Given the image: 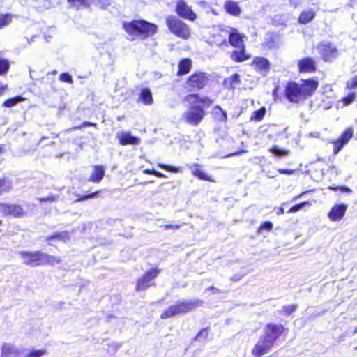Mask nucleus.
<instances>
[{"mask_svg":"<svg viewBox=\"0 0 357 357\" xmlns=\"http://www.w3.org/2000/svg\"><path fill=\"white\" fill-rule=\"evenodd\" d=\"M289 330L282 324L269 322L264 328V334L255 343L251 350L253 357H262L273 347L275 342L280 337H285Z\"/></svg>","mask_w":357,"mask_h":357,"instance_id":"f257e3e1","label":"nucleus"},{"mask_svg":"<svg viewBox=\"0 0 357 357\" xmlns=\"http://www.w3.org/2000/svg\"><path fill=\"white\" fill-rule=\"evenodd\" d=\"M184 100L192 102L186 111L183 114V119L185 123L192 126H197L204 120L206 115V109L213 103V100L208 96H200L193 93L186 95Z\"/></svg>","mask_w":357,"mask_h":357,"instance_id":"f03ea898","label":"nucleus"},{"mask_svg":"<svg viewBox=\"0 0 357 357\" xmlns=\"http://www.w3.org/2000/svg\"><path fill=\"white\" fill-rule=\"evenodd\" d=\"M122 26L126 33L131 38V40H146L158 32V26L145 20L123 22Z\"/></svg>","mask_w":357,"mask_h":357,"instance_id":"7ed1b4c3","label":"nucleus"},{"mask_svg":"<svg viewBox=\"0 0 357 357\" xmlns=\"http://www.w3.org/2000/svg\"><path fill=\"white\" fill-rule=\"evenodd\" d=\"M312 92V79L302 80L301 84L289 82L284 93L287 100L292 103H298L307 99Z\"/></svg>","mask_w":357,"mask_h":357,"instance_id":"20e7f679","label":"nucleus"},{"mask_svg":"<svg viewBox=\"0 0 357 357\" xmlns=\"http://www.w3.org/2000/svg\"><path fill=\"white\" fill-rule=\"evenodd\" d=\"M203 304L204 301L200 299L180 301L166 308L161 313L160 318L167 319L181 314H185Z\"/></svg>","mask_w":357,"mask_h":357,"instance_id":"39448f33","label":"nucleus"},{"mask_svg":"<svg viewBox=\"0 0 357 357\" xmlns=\"http://www.w3.org/2000/svg\"><path fill=\"white\" fill-rule=\"evenodd\" d=\"M166 25L172 34L184 40L191 38V29L188 24L178 17L169 15L165 19Z\"/></svg>","mask_w":357,"mask_h":357,"instance_id":"423d86ee","label":"nucleus"},{"mask_svg":"<svg viewBox=\"0 0 357 357\" xmlns=\"http://www.w3.org/2000/svg\"><path fill=\"white\" fill-rule=\"evenodd\" d=\"M161 269L155 266L146 271L136 280L135 290L137 292L145 291L151 287H155V278L160 273Z\"/></svg>","mask_w":357,"mask_h":357,"instance_id":"0eeeda50","label":"nucleus"},{"mask_svg":"<svg viewBox=\"0 0 357 357\" xmlns=\"http://www.w3.org/2000/svg\"><path fill=\"white\" fill-rule=\"evenodd\" d=\"M210 82V75L201 70H195L185 80V85L190 91H201L205 89Z\"/></svg>","mask_w":357,"mask_h":357,"instance_id":"6e6552de","label":"nucleus"},{"mask_svg":"<svg viewBox=\"0 0 357 357\" xmlns=\"http://www.w3.org/2000/svg\"><path fill=\"white\" fill-rule=\"evenodd\" d=\"M228 32V40L224 38L220 42L217 43L219 48L227 47L230 45L233 47H238L245 45L244 43L245 36L238 32L234 27L229 28Z\"/></svg>","mask_w":357,"mask_h":357,"instance_id":"1a4fd4ad","label":"nucleus"},{"mask_svg":"<svg viewBox=\"0 0 357 357\" xmlns=\"http://www.w3.org/2000/svg\"><path fill=\"white\" fill-rule=\"evenodd\" d=\"M0 213L3 217L14 218H22L27 215L22 205L9 202H0Z\"/></svg>","mask_w":357,"mask_h":357,"instance_id":"9d476101","label":"nucleus"},{"mask_svg":"<svg viewBox=\"0 0 357 357\" xmlns=\"http://www.w3.org/2000/svg\"><path fill=\"white\" fill-rule=\"evenodd\" d=\"M354 136V129L352 127L346 128L339 137L333 140L331 144H333V153L334 155L338 154L341 150L347 145L351 139Z\"/></svg>","mask_w":357,"mask_h":357,"instance_id":"9b49d317","label":"nucleus"},{"mask_svg":"<svg viewBox=\"0 0 357 357\" xmlns=\"http://www.w3.org/2000/svg\"><path fill=\"white\" fill-rule=\"evenodd\" d=\"M354 136V129L352 127L346 128L339 137L333 140L331 144H333V153L334 155L338 154L341 150L347 145L351 139Z\"/></svg>","mask_w":357,"mask_h":357,"instance_id":"f8f14e48","label":"nucleus"},{"mask_svg":"<svg viewBox=\"0 0 357 357\" xmlns=\"http://www.w3.org/2000/svg\"><path fill=\"white\" fill-rule=\"evenodd\" d=\"M20 255L23 259V263L26 266H43V252L39 250L22 251L20 253Z\"/></svg>","mask_w":357,"mask_h":357,"instance_id":"ddd939ff","label":"nucleus"},{"mask_svg":"<svg viewBox=\"0 0 357 357\" xmlns=\"http://www.w3.org/2000/svg\"><path fill=\"white\" fill-rule=\"evenodd\" d=\"M317 49L321 59L325 61H331L338 54L337 47L331 43H321L317 45Z\"/></svg>","mask_w":357,"mask_h":357,"instance_id":"4468645a","label":"nucleus"},{"mask_svg":"<svg viewBox=\"0 0 357 357\" xmlns=\"http://www.w3.org/2000/svg\"><path fill=\"white\" fill-rule=\"evenodd\" d=\"M175 12L178 17L191 22L197 19V15L184 0H178L176 3Z\"/></svg>","mask_w":357,"mask_h":357,"instance_id":"2eb2a0df","label":"nucleus"},{"mask_svg":"<svg viewBox=\"0 0 357 357\" xmlns=\"http://www.w3.org/2000/svg\"><path fill=\"white\" fill-rule=\"evenodd\" d=\"M347 209V206L345 204H335L328 212V218L333 222L340 221L345 215Z\"/></svg>","mask_w":357,"mask_h":357,"instance_id":"dca6fc26","label":"nucleus"},{"mask_svg":"<svg viewBox=\"0 0 357 357\" xmlns=\"http://www.w3.org/2000/svg\"><path fill=\"white\" fill-rule=\"evenodd\" d=\"M236 48V50H232L229 54L232 61L235 63H243L251 58V55L247 52L245 45Z\"/></svg>","mask_w":357,"mask_h":357,"instance_id":"f3484780","label":"nucleus"},{"mask_svg":"<svg viewBox=\"0 0 357 357\" xmlns=\"http://www.w3.org/2000/svg\"><path fill=\"white\" fill-rule=\"evenodd\" d=\"M251 65L257 72L263 74L268 73L271 68V63L269 61L263 56L254 57Z\"/></svg>","mask_w":357,"mask_h":357,"instance_id":"a211bd4d","label":"nucleus"},{"mask_svg":"<svg viewBox=\"0 0 357 357\" xmlns=\"http://www.w3.org/2000/svg\"><path fill=\"white\" fill-rule=\"evenodd\" d=\"M116 138L121 146L138 145L140 143L139 137L132 136L128 132H121L117 133Z\"/></svg>","mask_w":357,"mask_h":357,"instance_id":"6ab92c4d","label":"nucleus"},{"mask_svg":"<svg viewBox=\"0 0 357 357\" xmlns=\"http://www.w3.org/2000/svg\"><path fill=\"white\" fill-rule=\"evenodd\" d=\"M192 67V61L190 58L181 59L178 62L177 77H182L188 75Z\"/></svg>","mask_w":357,"mask_h":357,"instance_id":"aec40b11","label":"nucleus"},{"mask_svg":"<svg viewBox=\"0 0 357 357\" xmlns=\"http://www.w3.org/2000/svg\"><path fill=\"white\" fill-rule=\"evenodd\" d=\"M105 167L101 165H96L93 167V172L88 181L93 183H99L105 176Z\"/></svg>","mask_w":357,"mask_h":357,"instance_id":"412c9836","label":"nucleus"},{"mask_svg":"<svg viewBox=\"0 0 357 357\" xmlns=\"http://www.w3.org/2000/svg\"><path fill=\"white\" fill-rule=\"evenodd\" d=\"M191 169V174L193 176L197 177L199 180L215 182V181L205 172L201 169V165L198 163H193L190 167Z\"/></svg>","mask_w":357,"mask_h":357,"instance_id":"4be33fe9","label":"nucleus"},{"mask_svg":"<svg viewBox=\"0 0 357 357\" xmlns=\"http://www.w3.org/2000/svg\"><path fill=\"white\" fill-rule=\"evenodd\" d=\"M224 8L228 14L233 16H239L241 13L238 3L231 0H227L225 2Z\"/></svg>","mask_w":357,"mask_h":357,"instance_id":"5701e85b","label":"nucleus"},{"mask_svg":"<svg viewBox=\"0 0 357 357\" xmlns=\"http://www.w3.org/2000/svg\"><path fill=\"white\" fill-rule=\"evenodd\" d=\"M138 102H142L145 105H150L153 102L152 93L149 88H143L141 89Z\"/></svg>","mask_w":357,"mask_h":357,"instance_id":"b1692460","label":"nucleus"},{"mask_svg":"<svg viewBox=\"0 0 357 357\" xmlns=\"http://www.w3.org/2000/svg\"><path fill=\"white\" fill-rule=\"evenodd\" d=\"M240 83L241 78L238 73H234L223 80L224 86L232 90L235 89L236 86L238 85Z\"/></svg>","mask_w":357,"mask_h":357,"instance_id":"393cba45","label":"nucleus"},{"mask_svg":"<svg viewBox=\"0 0 357 357\" xmlns=\"http://www.w3.org/2000/svg\"><path fill=\"white\" fill-rule=\"evenodd\" d=\"M298 71L301 73H308L312 70V59L303 58L298 61Z\"/></svg>","mask_w":357,"mask_h":357,"instance_id":"a878e982","label":"nucleus"},{"mask_svg":"<svg viewBox=\"0 0 357 357\" xmlns=\"http://www.w3.org/2000/svg\"><path fill=\"white\" fill-rule=\"evenodd\" d=\"M70 235L68 231H57L46 237V241L50 242L54 240H58L66 242L70 240Z\"/></svg>","mask_w":357,"mask_h":357,"instance_id":"bb28decb","label":"nucleus"},{"mask_svg":"<svg viewBox=\"0 0 357 357\" xmlns=\"http://www.w3.org/2000/svg\"><path fill=\"white\" fill-rule=\"evenodd\" d=\"M212 115L214 119L218 122H226L227 120L226 112L219 105H215L213 108Z\"/></svg>","mask_w":357,"mask_h":357,"instance_id":"cd10ccee","label":"nucleus"},{"mask_svg":"<svg viewBox=\"0 0 357 357\" xmlns=\"http://www.w3.org/2000/svg\"><path fill=\"white\" fill-rule=\"evenodd\" d=\"M62 262L61 257L59 256H53L43 252V266L49 265L51 266L60 264Z\"/></svg>","mask_w":357,"mask_h":357,"instance_id":"c85d7f7f","label":"nucleus"},{"mask_svg":"<svg viewBox=\"0 0 357 357\" xmlns=\"http://www.w3.org/2000/svg\"><path fill=\"white\" fill-rule=\"evenodd\" d=\"M266 114V109L265 107H261L259 109L254 111L250 117L251 121L259 122L261 121Z\"/></svg>","mask_w":357,"mask_h":357,"instance_id":"c756f323","label":"nucleus"},{"mask_svg":"<svg viewBox=\"0 0 357 357\" xmlns=\"http://www.w3.org/2000/svg\"><path fill=\"white\" fill-rule=\"evenodd\" d=\"M13 189V183L7 177L0 178V195L10 192Z\"/></svg>","mask_w":357,"mask_h":357,"instance_id":"7c9ffc66","label":"nucleus"},{"mask_svg":"<svg viewBox=\"0 0 357 357\" xmlns=\"http://www.w3.org/2000/svg\"><path fill=\"white\" fill-rule=\"evenodd\" d=\"M269 152L277 157H285L287 156L289 153V151L285 149H282L279 147L278 145H273L268 149Z\"/></svg>","mask_w":357,"mask_h":357,"instance_id":"2f4dec72","label":"nucleus"},{"mask_svg":"<svg viewBox=\"0 0 357 357\" xmlns=\"http://www.w3.org/2000/svg\"><path fill=\"white\" fill-rule=\"evenodd\" d=\"M25 100V98L22 96H16L15 97L6 99L2 104L3 107H12L16 105L17 103L23 102Z\"/></svg>","mask_w":357,"mask_h":357,"instance_id":"473e14b6","label":"nucleus"},{"mask_svg":"<svg viewBox=\"0 0 357 357\" xmlns=\"http://www.w3.org/2000/svg\"><path fill=\"white\" fill-rule=\"evenodd\" d=\"M298 308V305L296 304L289 305H284L281 307L280 311V314L284 316H289L292 313H294L296 309Z\"/></svg>","mask_w":357,"mask_h":357,"instance_id":"72a5a7b5","label":"nucleus"},{"mask_svg":"<svg viewBox=\"0 0 357 357\" xmlns=\"http://www.w3.org/2000/svg\"><path fill=\"white\" fill-rule=\"evenodd\" d=\"M100 190H96L95 192L86 195H77L75 202H80L89 199H93L94 197H98L100 194Z\"/></svg>","mask_w":357,"mask_h":357,"instance_id":"f704fd0d","label":"nucleus"},{"mask_svg":"<svg viewBox=\"0 0 357 357\" xmlns=\"http://www.w3.org/2000/svg\"><path fill=\"white\" fill-rule=\"evenodd\" d=\"M13 20V15L10 13L0 15V29L9 25Z\"/></svg>","mask_w":357,"mask_h":357,"instance_id":"c9c22d12","label":"nucleus"},{"mask_svg":"<svg viewBox=\"0 0 357 357\" xmlns=\"http://www.w3.org/2000/svg\"><path fill=\"white\" fill-rule=\"evenodd\" d=\"M312 20V13L310 11H303L298 17V22L301 24H307Z\"/></svg>","mask_w":357,"mask_h":357,"instance_id":"e433bc0d","label":"nucleus"},{"mask_svg":"<svg viewBox=\"0 0 357 357\" xmlns=\"http://www.w3.org/2000/svg\"><path fill=\"white\" fill-rule=\"evenodd\" d=\"M273 223L270 221H266L261 223L258 228L257 229V232L258 234H261L264 231L267 232L271 231L273 229Z\"/></svg>","mask_w":357,"mask_h":357,"instance_id":"4c0bfd02","label":"nucleus"},{"mask_svg":"<svg viewBox=\"0 0 357 357\" xmlns=\"http://www.w3.org/2000/svg\"><path fill=\"white\" fill-rule=\"evenodd\" d=\"M10 68V63L6 59H0V75L6 74Z\"/></svg>","mask_w":357,"mask_h":357,"instance_id":"58836bf2","label":"nucleus"},{"mask_svg":"<svg viewBox=\"0 0 357 357\" xmlns=\"http://www.w3.org/2000/svg\"><path fill=\"white\" fill-rule=\"evenodd\" d=\"M68 2L73 7L77 9L81 7H89V3L87 0H68Z\"/></svg>","mask_w":357,"mask_h":357,"instance_id":"ea45409f","label":"nucleus"},{"mask_svg":"<svg viewBox=\"0 0 357 357\" xmlns=\"http://www.w3.org/2000/svg\"><path fill=\"white\" fill-rule=\"evenodd\" d=\"M158 166L159 167H160L161 169L166 170L167 172H172V173H175V174L180 172V169L177 167L171 166V165L164 164V163H158Z\"/></svg>","mask_w":357,"mask_h":357,"instance_id":"a19ab883","label":"nucleus"},{"mask_svg":"<svg viewBox=\"0 0 357 357\" xmlns=\"http://www.w3.org/2000/svg\"><path fill=\"white\" fill-rule=\"evenodd\" d=\"M1 350V356H9L14 353L13 347L9 344H3Z\"/></svg>","mask_w":357,"mask_h":357,"instance_id":"79ce46f5","label":"nucleus"},{"mask_svg":"<svg viewBox=\"0 0 357 357\" xmlns=\"http://www.w3.org/2000/svg\"><path fill=\"white\" fill-rule=\"evenodd\" d=\"M354 93H349L346 96L343 97L341 100L343 106H348L351 105L354 102Z\"/></svg>","mask_w":357,"mask_h":357,"instance_id":"37998d69","label":"nucleus"},{"mask_svg":"<svg viewBox=\"0 0 357 357\" xmlns=\"http://www.w3.org/2000/svg\"><path fill=\"white\" fill-rule=\"evenodd\" d=\"M89 126H93V127H97L96 123L89 122V121H84L82 124L79 126H74L73 128H70L67 130V131L70 130H79L84 127H89Z\"/></svg>","mask_w":357,"mask_h":357,"instance_id":"c03bdc74","label":"nucleus"},{"mask_svg":"<svg viewBox=\"0 0 357 357\" xmlns=\"http://www.w3.org/2000/svg\"><path fill=\"white\" fill-rule=\"evenodd\" d=\"M47 353L45 349L31 350L25 357H41Z\"/></svg>","mask_w":357,"mask_h":357,"instance_id":"a18cd8bd","label":"nucleus"},{"mask_svg":"<svg viewBox=\"0 0 357 357\" xmlns=\"http://www.w3.org/2000/svg\"><path fill=\"white\" fill-rule=\"evenodd\" d=\"M59 79L61 82L68 84H73V79L72 76L68 73H62L59 75Z\"/></svg>","mask_w":357,"mask_h":357,"instance_id":"49530a36","label":"nucleus"},{"mask_svg":"<svg viewBox=\"0 0 357 357\" xmlns=\"http://www.w3.org/2000/svg\"><path fill=\"white\" fill-rule=\"evenodd\" d=\"M145 174L154 175L158 178H165L166 175L153 169H145L142 172Z\"/></svg>","mask_w":357,"mask_h":357,"instance_id":"de8ad7c7","label":"nucleus"},{"mask_svg":"<svg viewBox=\"0 0 357 357\" xmlns=\"http://www.w3.org/2000/svg\"><path fill=\"white\" fill-rule=\"evenodd\" d=\"M305 205H310V203L309 202H303L299 204H297L294 206H293L289 210V213H295L299 211L301 208H302Z\"/></svg>","mask_w":357,"mask_h":357,"instance_id":"09e8293b","label":"nucleus"},{"mask_svg":"<svg viewBox=\"0 0 357 357\" xmlns=\"http://www.w3.org/2000/svg\"><path fill=\"white\" fill-rule=\"evenodd\" d=\"M58 198H59V197L57 195L52 194V195H47L46 197H40L38 199V200L40 202H53L56 201L58 199Z\"/></svg>","mask_w":357,"mask_h":357,"instance_id":"8fccbe9b","label":"nucleus"},{"mask_svg":"<svg viewBox=\"0 0 357 357\" xmlns=\"http://www.w3.org/2000/svg\"><path fill=\"white\" fill-rule=\"evenodd\" d=\"M357 88V76H354L350 81L346 82V89L351 90Z\"/></svg>","mask_w":357,"mask_h":357,"instance_id":"3c124183","label":"nucleus"},{"mask_svg":"<svg viewBox=\"0 0 357 357\" xmlns=\"http://www.w3.org/2000/svg\"><path fill=\"white\" fill-rule=\"evenodd\" d=\"M208 326L201 329L195 337V340H197L199 337H204V339L207 338L208 336Z\"/></svg>","mask_w":357,"mask_h":357,"instance_id":"603ef678","label":"nucleus"},{"mask_svg":"<svg viewBox=\"0 0 357 357\" xmlns=\"http://www.w3.org/2000/svg\"><path fill=\"white\" fill-rule=\"evenodd\" d=\"M278 172L280 174H287V175H291L294 173L295 170L294 169H282V168H280L278 169Z\"/></svg>","mask_w":357,"mask_h":357,"instance_id":"864d4df0","label":"nucleus"},{"mask_svg":"<svg viewBox=\"0 0 357 357\" xmlns=\"http://www.w3.org/2000/svg\"><path fill=\"white\" fill-rule=\"evenodd\" d=\"M164 228L165 229H178L180 228V226L178 225H172V224H167L164 225Z\"/></svg>","mask_w":357,"mask_h":357,"instance_id":"5fc2aeb1","label":"nucleus"},{"mask_svg":"<svg viewBox=\"0 0 357 357\" xmlns=\"http://www.w3.org/2000/svg\"><path fill=\"white\" fill-rule=\"evenodd\" d=\"M338 190H340L342 192L351 193L352 190L346 186H339Z\"/></svg>","mask_w":357,"mask_h":357,"instance_id":"6e6d98bb","label":"nucleus"},{"mask_svg":"<svg viewBox=\"0 0 357 357\" xmlns=\"http://www.w3.org/2000/svg\"><path fill=\"white\" fill-rule=\"evenodd\" d=\"M7 89H8V86L7 85H1V86H0V96L3 95Z\"/></svg>","mask_w":357,"mask_h":357,"instance_id":"4d7b16f0","label":"nucleus"},{"mask_svg":"<svg viewBox=\"0 0 357 357\" xmlns=\"http://www.w3.org/2000/svg\"><path fill=\"white\" fill-rule=\"evenodd\" d=\"M290 4L296 8L301 3V0H289Z\"/></svg>","mask_w":357,"mask_h":357,"instance_id":"13d9d810","label":"nucleus"},{"mask_svg":"<svg viewBox=\"0 0 357 357\" xmlns=\"http://www.w3.org/2000/svg\"><path fill=\"white\" fill-rule=\"evenodd\" d=\"M207 291H211L213 293H218L220 292L219 289L213 286H211L206 289Z\"/></svg>","mask_w":357,"mask_h":357,"instance_id":"bf43d9fd","label":"nucleus"},{"mask_svg":"<svg viewBox=\"0 0 357 357\" xmlns=\"http://www.w3.org/2000/svg\"><path fill=\"white\" fill-rule=\"evenodd\" d=\"M338 188H339V186H337V185H329L327 188L331 190H333V191H337Z\"/></svg>","mask_w":357,"mask_h":357,"instance_id":"052dcab7","label":"nucleus"},{"mask_svg":"<svg viewBox=\"0 0 357 357\" xmlns=\"http://www.w3.org/2000/svg\"><path fill=\"white\" fill-rule=\"evenodd\" d=\"M284 213V209L282 207H280L277 211V215H281Z\"/></svg>","mask_w":357,"mask_h":357,"instance_id":"680f3d73","label":"nucleus"},{"mask_svg":"<svg viewBox=\"0 0 357 357\" xmlns=\"http://www.w3.org/2000/svg\"><path fill=\"white\" fill-rule=\"evenodd\" d=\"M271 40V42L270 41L266 42V46H268L269 48H271L272 47V45L274 43V41L272 38Z\"/></svg>","mask_w":357,"mask_h":357,"instance_id":"e2e57ef3","label":"nucleus"},{"mask_svg":"<svg viewBox=\"0 0 357 357\" xmlns=\"http://www.w3.org/2000/svg\"><path fill=\"white\" fill-rule=\"evenodd\" d=\"M317 86H318V82L314 80V91H315V89L317 88Z\"/></svg>","mask_w":357,"mask_h":357,"instance_id":"0e129e2a","label":"nucleus"},{"mask_svg":"<svg viewBox=\"0 0 357 357\" xmlns=\"http://www.w3.org/2000/svg\"><path fill=\"white\" fill-rule=\"evenodd\" d=\"M277 91H278V87H275L274 89H273V96H277Z\"/></svg>","mask_w":357,"mask_h":357,"instance_id":"69168bd1","label":"nucleus"},{"mask_svg":"<svg viewBox=\"0 0 357 357\" xmlns=\"http://www.w3.org/2000/svg\"><path fill=\"white\" fill-rule=\"evenodd\" d=\"M124 119V116H119L117 117V120H118V121H121V120H122V119Z\"/></svg>","mask_w":357,"mask_h":357,"instance_id":"338daca9","label":"nucleus"},{"mask_svg":"<svg viewBox=\"0 0 357 357\" xmlns=\"http://www.w3.org/2000/svg\"><path fill=\"white\" fill-rule=\"evenodd\" d=\"M354 333H357V326L355 327L354 330Z\"/></svg>","mask_w":357,"mask_h":357,"instance_id":"774afa93","label":"nucleus"}]
</instances>
